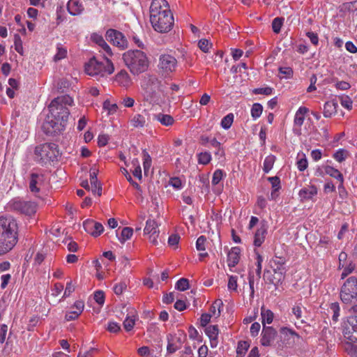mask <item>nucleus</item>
Returning a JSON list of instances; mask_svg holds the SVG:
<instances>
[{"instance_id": "1", "label": "nucleus", "mask_w": 357, "mask_h": 357, "mask_svg": "<svg viewBox=\"0 0 357 357\" xmlns=\"http://www.w3.org/2000/svg\"><path fill=\"white\" fill-rule=\"evenodd\" d=\"M73 103V98L68 95L59 96L52 100L48 107L50 114L42 126L47 135L56 136L64 130L70 114L68 106H71Z\"/></svg>"}, {"instance_id": "2", "label": "nucleus", "mask_w": 357, "mask_h": 357, "mask_svg": "<svg viewBox=\"0 0 357 357\" xmlns=\"http://www.w3.org/2000/svg\"><path fill=\"white\" fill-rule=\"evenodd\" d=\"M150 22L155 31L169 32L174 25V17L166 0H153L150 6Z\"/></svg>"}, {"instance_id": "3", "label": "nucleus", "mask_w": 357, "mask_h": 357, "mask_svg": "<svg viewBox=\"0 0 357 357\" xmlns=\"http://www.w3.org/2000/svg\"><path fill=\"white\" fill-rule=\"evenodd\" d=\"M18 242V224L12 216L0 217V256L11 251Z\"/></svg>"}, {"instance_id": "4", "label": "nucleus", "mask_w": 357, "mask_h": 357, "mask_svg": "<svg viewBox=\"0 0 357 357\" xmlns=\"http://www.w3.org/2000/svg\"><path fill=\"white\" fill-rule=\"evenodd\" d=\"M125 65L133 75H138L147 70L149 61L142 50H128L123 54Z\"/></svg>"}, {"instance_id": "5", "label": "nucleus", "mask_w": 357, "mask_h": 357, "mask_svg": "<svg viewBox=\"0 0 357 357\" xmlns=\"http://www.w3.org/2000/svg\"><path fill=\"white\" fill-rule=\"evenodd\" d=\"M36 160L42 165L57 160L60 155L58 145L54 143H45L35 148Z\"/></svg>"}, {"instance_id": "6", "label": "nucleus", "mask_w": 357, "mask_h": 357, "mask_svg": "<svg viewBox=\"0 0 357 357\" xmlns=\"http://www.w3.org/2000/svg\"><path fill=\"white\" fill-rule=\"evenodd\" d=\"M114 70L112 62L105 58L104 61H99L95 57L91 58L85 65V72L91 76L103 77L105 74L111 75Z\"/></svg>"}, {"instance_id": "7", "label": "nucleus", "mask_w": 357, "mask_h": 357, "mask_svg": "<svg viewBox=\"0 0 357 357\" xmlns=\"http://www.w3.org/2000/svg\"><path fill=\"white\" fill-rule=\"evenodd\" d=\"M340 299L346 304H351L357 301V278H348L341 287Z\"/></svg>"}, {"instance_id": "8", "label": "nucleus", "mask_w": 357, "mask_h": 357, "mask_svg": "<svg viewBox=\"0 0 357 357\" xmlns=\"http://www.w3.org/2000/svg\"><path fill=\"white\" fill-rule=\"evenodd\" d=\"M353 314L347 317L342 325V335L344 340L357 342V305L351 307Z\"/></svg>"}, {"instance_id": "9", "label": "nucleus", "mask_w": 357, "mask_h": 357, "mask_svg": "<svg viewBox=\"0 0 357 357\" xmlns=\"http://www.w3.org/2000/svg\"><path fill=\"white\" fill-rule=\"evenodd\" d=\"M37 206L33 202L25 201L20 198L13 199L7 204V208L9 211L29 216L36 213Z\"/></svg>"}, {"instance_id": "10", "label": "nucleus", "mask_w": 357, "mask_h": 357, "mask_svg": "<svg viewBox=\"0 0 357 357\" xmlns=\"http://www.w3.org/2000/svg\"><path fill=\"white\" fill-rule=\"evenodd\" d=\"M177 65L178 61L174 56L169 54L160 55L158 68L163 74L169 75L174 72Z\"/></svg>"}, {"instance_id": "11", "label": "nucleus", "mask_w": 357, "mask_h": 357, "mask_svg": "<svg viewBox=\"0 0 357 357\" xmlns=\"http://www.w3.org/2000/svg\"><path fill=\"white\" fill-rule=\"evenodd\" d=\"M285 258L278 256H275L270 261V266L273 268L274 273L276 275V277L274 276L273 278L269 280L271 283L276 285L283 280L284 274L285 273V269L283 266L285 264Z\"/></svg>"}, {"instance_id": "12", "label": "nucleus", "mask_w": 357, "mask_h": 357, "mask_svg": "<svg viewBox=\"0 0 357 357\" xmlns=\"http://www.w3.org/2000/svg\"><path fill=\"white\" fill-rule=\"evenodd\" d=\"M105 37L108 41L119 48L127 47L128 41L123 33L119 31L110 29L107 31Z\"/></svg>"}, {"instance_id": "13", "label": "nucleus", "mask_w": 357, "mask_h": 357, "mask_svg": "<svg viewBox=\"0 0 357 357\" xmlns=\"http://www.w3.org/2000/svg\"><path fill=\"white\" fill-rule=\"evenodd\" d=\"M84 230L93 237L99 236L104 231V227L100 222L87 219L83 222Z\"/></svg>"}, {"instance_id": "14", "label": "nucleus", "mask_w": 357, "mask_h": 357, "mask_svg": "<svg viewBox=\"0 0 357 357\" xmlns=\"http://www.w3.org/2000/svg\"><path fill=\"white\" fill-rule=\"evenodd\" d=\"M167 351L168 354H172L175 353L177 350L180 349L182 347L183 340L181 334L177 335L176 334H169L167 336Z\"/></svg>"}, {"instance_id": "15", "label": "nucleus", "mask_w": 357, "mask_h": 357, "mask_svg": "<svg viewBox=\"0 0 357 357\" xmlns=\"http://www.w3.org/2000/svg\"><path fill=\"white\" fill-rule=\"evenodd\" d=\"M147 84L150 85V87L147 86L145 89L146 99L152 101L156 95L155 89L157 88L158 90H160L161 82L156 77L149 75Z\"/></svg>"}, {"instance_id": "16", "label": "nucleus", "mask_w": 357, "mask_h": 357, "mask_svg": "<svg viewBox=\"0 0 357 357\" xmlns=\"http://www.w3.org/2000/svg\"><path fill=\"white\" fill-rule=\"evenodd\" d=\"M280 332L284 340L289 345L299 343L302 340L301 337L295 331L287 327L281 328Z\"/></svg>"}, {"instance_id": "17", "label": "nucleus", "mask_w": 357, "mask_h": 357, "mask_svg": "<svg viewBox=\"0 0 357 357\" xmlns=\"http://www.w3.org/2000/svg\"><path fill=\"white\" fill-rule=\"evenodd\" d=\"M277 336V331L271 326H264L261 343L263 346H271Z\"/></svg>"}, {"instance_id": "18", "label": "nucleus", "mask_w": 357, "mask_h": 357, "mask_svg": "<svg viewBox=\"0 0 357 357\" xmlns=\"http://www.w3.org/2000/svg\"><path fill=\"white\" fill-rule=\"evenodd\" d=\"M44 181V175L41 174L32 173L30 175L29 189L31 192L38 193L40 192V185Z\"/></svg>"}, {"instance_id": "19", "label": "nucleus", "mask_w": 357, "mask_h": 357, "mask_svg": "<svg viewBox=\"0 0 357 357\" xmlns=\"http://www.w3.org/2000/svg\"><path fill=\"white\" fill-rule=\"evenodd\" d=\"M205 333L210 339V344L212 348L218 346V336L219 333L218 326L217 325H211L206 328Z\"/></svg>"}, {"instance_id": "20", "label": "nucleus", "mask_w": 357, "mask_h": 357, "mask_svg": "<svg viewBox=\"0 0 357 357\" xmlns=\"http://www.w3.org/2000/svg\"><path fill=\"white\" fill-rule=\"evenodd\" d=\"M98 170L96 169H91L90 170V181L91 185V191L93 193H97L98 196L102 194V187L98 181L97 178Z\"/></svg>"}, {"instance_id": "21", "label": "nucleus", "mask_w": 357, "mask_h": 357, "mask_svg": "<svg viewBox=\"0 0 357 357\" xmlns=\"http://www.w3.org/2000/svg\"><path fill=\"white\" fill-rule=\"evenodd\" d=\"M241 249L238 247L232 248L227 254V262L229 267H234L239 261Z\"/></svg>"}, {"instance_id": "22", "label": "nucleus", "mask_w": 357, "mask_h": 357, "mask_svg": "<svg viewBox=\"0 0 357 357\" xmlns=\"http://www.w3.org/2000/svg\"><path fill=\"white\" fill-rule=\"evenodd\" d=\"M317 194V188L314 185H308L299 191V197L302 201L312 199Z\"/></svg>"}, {"instance_id": "23", "label": "nucleus", "mask_w": 357, "mask_h": 357, "mask_svg": "<svg viewBox=\"0 0 357 357\" xmlns=\"http://www.w3.org/2000/svg\"><path fill=\"white\" fill-rule=\"evenodd\" d=\"M115 81L124 87H128L132 84L131 78L125 70H121L116 75Z\"/></svg>"}, {"instance_id": "24", "label": "nucleus", "mask_w": 357, "mask_h": 357, "mask_svg": "<svg viewBox=\"0 0 357 357\" xmlns=\"http://www.w3.org/2000/svg\"><path fill=\"white\" fill-rule=\"evenodd\" d=\"M337 107L338 103L335 100L326 102L324 105V116L326 118H331L333 114H336Z\"/></svg>"}, {"instance_id": "25", "label": "nucleus", "mask_w": 357, "mask_h": 357, "mask_svg": "<svg viewBox=\"0 0 357 357\" xmlns=\"http://www.w3.org/2000/svg\"><path fill=\"white\" fill-rule=\"evenodd\" d=\"M67 9L72 15H77L84 10V7L78 0H70L67 4Z\"/></svg>"}, {"instance_id": "26", "label": "nucleus", "mask_w": 357, "mask_h": 357, "mask_svg": "<svg viewBox=\"0 0 357 357\" xmlns=\"http://www.w3.org/2000/svg\"><path fill=\"white\" fill-rule=\"evenodd\" d=\"M144 234H159L158 225L155 220L148 219L144 229Z\"/></svg>"}, {"instance_id": "27", "label": "nucleus", "mask_w": 357, "mask_h": 357, "mask_svg": "<svg viewBox=\"0 0 357 357\" xmlns=\"http://www.w3.org/2000/svg\"><path fill=\"white\" fill-rule=\"evenodd\" d=\"M309 109L305 107H301L297 110L294 117V124L299 128L303 125L305 119V114L308 112Z\"/></svg>"}, {"instance_id": "28", "label": "nucleus", "mask_w": 357, "mask_h": 357, "mask_svg": "<svg viewBox=\"0 0 357 357\" xmlns=\"http://www.w3.org/2000/svg\"><path fill=\"white\" fill-rule=\"evenodd\" d=\"M154 119L165 126H172L174 123V118L169 114L159 113L154 115Z\"/></svg>"}, {"instance_id": "29", "label": "nucleus", "mask_w": 357, "mask_h": 357, "mask_svg": "<svg viewBox=\"0 0 357 357\" xmlns=\"http://www.w3.org/2000/svg\"><path fill=\"white\" fill-rule=\"evenodd\" d=\"M266 234V229L261 227L259 229H258L255 234L254 237V245L257 247L261 246V245L264 241L265 235Z\"/></svg>"}, {"instance_id": "30", "label": "nucleus", "mask_w": 357, "mask_h": 357, "mask_svg": "<svg viewBox=\"0 0 357 357\" xmlns=\"http://www.w3.org/2000/svg\"><path fill=\"white\" fill-rule=\"evenodd\" d=\"M324 171H325V173L326 174H328V175H329V176L336 178L340 182L343 183V181H344L343 175L337 169H335V168H333V167H331V166H326L324 167Z\"/></svg>"}, {"instance_id": "31", "label": "nucleus", "mask_w": 357, "mask_h": 357, "mask_svg": "<svg viewBox=\"0 0 357 357\" xmlns=\"http://www.w3.org/2000/svg\"><path fill=\"white\" fill-rule=\"evenodd\" d=\"M261 315L262 324L265 326V324H271L273 320V313L270 310H266L264 306L261 309Z\"/></svg>"}, {"instance_id": "32", "label": "nucleus", "mask_w": 357, "mask_h": 357, "mask_svg": "<svg viewBox=\"0 0 357 357\" xmlns=\"http://www.w3.org/2000/svg\"><path fill=\"white\" fill-rule=\"evenodd\" d=\"M347 342L344 344V349L345 351L351 357H357V345L354 344L355 342L346 340Z\"/></svg>"}, {"instance_id": "33", "label": "nucleus", "mask_w": 357, "mask_h": 357, "mask_svg": "<svg viewBox=\"0 0 357 357\" xmlns=\"http://www.w3.org/2000/svg\"><path fill=\"white\" fill-rule=\"evenodd\" d=\"M133 234V229L131 227H124L121 233V236L118 237L121 243H124L127 240L130 239Z\"/></svg>"}, {"instance_id": "34", "label": "nucleus", "mask_w": 357, "mask_h": 357, "mask_svg": "<svg viewBox=\"0 0 357 357\" xmlns=\"http://www.w3.org/2000/svg\"><path fill=\"white\" fill-rule=\"evenodd\" d=\"M275 161V156L273 155H269L265 158L263 167L265 173H268L273 168Z\"/></svg>"}, {"instance_id": "35", "label": "nucleus", "mask_w": 357, "mask_h": 357, "mask_svg": "<svg viewBox=\"0 0 357 357\" xmlns=\"http://www.w3.org/2000/svg\"><path fill=\"white\" fill-rule=\"evenodd\" d=\"M93 38L96 43H98L109 55L112 54L110 47L107 44L102 36L95 35Z\"/></svg>"}, {"instance_id": "36", "label": "nucleus", "mask_w": 357, "mask_h": 357, "mask_svg": "<svg viewBox=\"0 0 357 357\" xmlns=\"http://www.w3.org/2000/svg\"><path fill=\"white\" fill-rule=\"evenodd\" d=\"M131 123L135 128H142L145 126V117L141 114H136L131 120Z\"/></svg>"}, {"instance_id": "37", "label": "nucleus", "mask_w": 357, "mask_h": 357, "mask_svg": "<svg viewBox=\"0 0 357 357\" xmlns=\"http://www.w3.org/2000/svg\"><path fill=\"white\" fill-rule=\"evenodd\" d=\"M143 158L144 172V174L147 175L149 170L151 166V158L146 150L143 151Z\"/></svg>"}, {"instance_id": "38", "label": "nucleus", "mask_w": 357, "mask_h": 357, "mask_svg": "<svg viewBox=\"0 0 357 357\" xmlns=\"http://www.w3.org/2000/svg\"><path fill=\"white\" fill-rule=\"evenodd\" d=\"M223 306L222 301L221 300H217L210 307V314L212 315H216L219 317L220 315V307Z\"/></svg>"}, {"instance_id": "39", "label": "nucleus", "mask_w": 357, "mask_h": 357, "mask_svg": "<svg viewBox=\"0 0 357 357\" xmlns=\"http://www.w3.org/2000/svg\"><path fill=\"white\" fill-rule=\"evenodd\" d=\"M234 114L232 113H229L227 115H226L221 121V126L224 128V129H229L231 125H232V123L234 121Z\"/></svg>"}, {"instance_id": "40", "label": "nucleus", "mask_w": 357, "mask_h": 357, "mask_svg": "<svg viewBox=\"0 0 357 357\" xmlns=\"http://www.w3.org/2000/svg\"><path fill=\"white\" fill-rule=\"evenodd\" d=\"M263 111V107L259 103H255L251 109V115L253 119H256L259 118Z\"/></svg>"}, {"instance_id": "41", "label": "nucleus", "mask_w": 357, "mask_h": 357, "mask_svg": "<svg viewBox=\"0 0 357 357\" xmlns=\"http://www.w3.org/2000/svg\"><path fill=\"white\" fill-rule=\"evenodd\" d=\"M135 324V315L127 316L126 319L123 321L124 328L127 331H131Z\"/></svg>"}, {"instance_id": "42", "label": "nucleus", "mask_w": 357, "mask_h": 357, "mask_svg": "<svg viewBox=\"0 0 357 357\" xmlns=\"http://www.w3.org/2000/svg\"><path fill=\"white\" fill-rule=\"evenodd\" d=\"M14 45L15 50L21 55H23V46H22V40L19 34L16 33L14 36Z\"/></svg>"}, {"instance_id": "43", "label": "nucleus", "mask_w": 357, "mask_h": 357, "mask_svg": "<svg viewBox=\"0 0 357 357\" xmlns=\"http://www.w3.org/2000/svg\"><path fill=\"white\" fill-rule=\"evenodd\" d=\"M284 19L282 17H275L272 22V29L273 32L278 33L280 31Z\"/></svg>"}, {"instance_id": "44", "label": "nucleus", "mask_w": 357, "mask_h": 357, "mask_svg": "<svg viewBox=\"0 0 357 357\" xmlns=\"http://www.w3.org/2000/svg\"><path fill=\"white\" fill-rule=\"evenodd\" d=\"M211 160V155L208 152L200 153L198 155V162L199 164L207 165Z\"/></svg>"}, {"instance_id": "45", "label": "nucleus", "mask_w": 357, "mask_h": 357, "mask_svg": "<svg viewBox=\"0 0 357 357\" xmlns=\"http://www.w3.org/2000/svg\"><path fill=\"white\" fill-rule=\"evenodd\" d=\"M330 310L332 311L333 315L332 319L334 321H337L338 320V317L340 316V307L337 303H333L330 305Z\"/></svg>"}, {"instance_id": "46", "label": "nucleus", "mask_w": 357, "mask_h": 357, "mask_svg": "<svg viewBox=\"0 0 357 357\" xmlns=\"http://www.w3.org/2000/svg\"><path fill=\"white\" fill-rule=\"evenodd\" d=\"M224 175V172L221 169H217L214 172L213 174V178L211 181V183L213 185H216L219 183V182L222 179Z\"/></svg>"}, {"instance_id": "47", "label": "nucleus", "mask_w": 357, "mask_h": 357, "mask_svg": "<svg viewBox=\"0 0 357 357\" xmlns=\"http://www.w3.org/2000/svg\"><path fill=\"white\" fill-rule=\"evenodd\" d=\"M198 46L204 52H208L212 47V43L207 39H201L198 43Z\"/></svg>"}, {"instance_id": "48", "label": "nucleus", "mask_w": 357, "mask_h": 357, "mask_svg": "<svg viewBox=\"0 0 357 357\" xmlns=\"http://www.w3.org/2000/svg\"><path fill=\"white\" fill-rule=\"evenodd\" d=\"M176 288L179 291H185L189 288V282L186 278H181L176 284Z\"/></svg>"}, {"instance_id": "49", "label": "nucleus", "mask_w": 357, "mask_h": 357, "mask_svg": "<svg viewBox=\"0 0 357 357\" xmlns=\"http://www.w3.org/2000/svg\"><path fill=\"white\" fill-rule=\"evenodd\" d=\"M348 155V152L344 149H340L333 155V158L338 162L344 161Z\"/></svg>"}, {"instance_id": "50", "label": "nucleus", "mask_w": 357, "mask_h": 357, "mask_svg": "<svg viewBox=\"0 0 357 357\" xmlns=\"http://www.w3.org/2000/svg\"><path fill=\"white\" fill-rule=\"evenodd\" d=\"M267 180L271 183L273 190L278 191L280 188V179L278 176L268 177Z\"/></svg>"}, {"instance_id": "51", "label": "nucleus", "mask_w": 357, "mask_h": 357, "mask_svg": "<svg viewBox=\"0 0 357 357\" xmlns=\"http://www.w3.org/2000/svg\"><path fill=\"white\" fill-rule=\"evenodd\" d=\"M122 173L125 175V176L126 177L128 181L135 188H136L137 190H139L140 189V185L136 183L135 181H134L131 177V176L129 174L128 170L126 169V168H121V169Z\"/></svg>"}, {"instance_id": "52", "label": "nucleus", "mask_w": 357, "mask_h": 357, "mask_svg": "<svg viewBox=\"0 0 357 357\" xmlns=\"http://www.w3.org/2000/svg\"><path fill=\"white\" fill-rule=\"evenodd\" d=\"M67 54V50L65 48H63L62 47H57V52L54 55V61H59L66 56Z\"/></svg>"}, {"instance_id": "53", "label": "nucleus", "mask_w": 357, "mask_h": 357, "mask_svg": "<svg viewBox=\"0 0 357 357\" xmlns=\"http://www.w3.org/2000/svg\"><path fill=\"white\" fill-rule=\"evenodd\" d=\"M206 242V238L204 236H200L196 242V248L197 250H205V243Z\"/></svg>"}, {"instance_id": "54", "label": "nucleus", "mask_w": 357, "mask_h": 357, "mask_svg": "<svg viewBox=\"0 0 357 357\" xmlns=\"http://www.w3.org/2000/svg\"><path fill=\"white\" fill-rule=\"evenodd\" d=\"M103 109L107 110L109 114H112L116 111L117 105L112 104L109 100H105L103 102Z\"/></svg>"}, {"instance_id": "55", "label": "nucleus", "mask_w": 357, "mask_h": 357, "mask_svg": "<svg viewBox=\"0 0 357 357\" xmlns=\"http://www.w3.org/2000/svg\"><path fill=\"white\" fill-rule=\"evenodd\" d=\"M248 347L249 344L246 342H240L236 350L237 354L243 355L248 350Z\"/></svg>"}, {"instance_id": "56", "label": "nucleus", "mask_w": 357, "mask_h": 357, "mask_svg": "<svg viewBox=\"0 0 357 357\" xmlns=\"http://www.w3.org/2000/svg\"><path fill=\"white\" fill-rule=\"evenodd\" d=\"M69 86L70 82L66 78L61 79L57 84L58 89L60 90L61 92H64V90L66 89H68Z\"/></svg>"}, {"instance_id": "57", "label": "nucleus", "mask_w": 357, "mask_h": 357, "mask_svg": "<svg viewBox=\"0 0 357 357\" xmlns=\"http://www.w3.org/2000/svg\"><path fill=\"white\" fill-rule=\"evenodd\" d=\"M94 300L99 305H103L105 302V295L102 291H97L94 294Z\"/></svg>"}, {"instance_id": "58", "label": "nucleus", "mask_w": 357, "mask_h": 357, "mask_svg": "<svg viewBox=\"0 0 357 357\" xmlns=\"http://www.w3.org/2000/svg\"><path fill=\"white\" fill-rule=\"evenodd\" d=\"M237 277L231 275L229 278L228 281V288L230 290L236 291L237 290Z\"/></svg>"}, {"instance_id": "59", "label": "nucleus", "mask_w": 357, "mask_h": 357, "mask_svg": "<svg viewBox=\"0 0 357 357\" xmlns=\"http://www.w3.org/2000/svg\"><path fill=\"white\" fill-rule=\"evenodd\" d=\"M273 92V89L271 87H265V88H257L254 89L253 93L255 94H264V95H271Z\"/></svg>"}, {"instance_id": "60", "label": "nucleus", "mask_w": 357, "mask_h": 357, "mask_svg": "<svg viewBox=\"0 0 357 357\" xmlns=\"http://www.w3.org/2000/svg\"><path fill=\"white\" fill-rule=\"evenodd\" d=\"M127 284L124 282H121L116 284L114 287V291L116 295H120L126 289Z\"/></svg>"}, {"instance_id": "61", "label": "nucleus", "mask_w": 357, "mask_h": 357, "mask_svg": "<svg viewBox=\"0 0 357 357\" xmlns=\"http://www.w3.org/2000/svg\"><path fill=\"white\" fill-rule=\"evenodd\" d=\"M11 279L10 274H3L1 276V288L5 289Z\"/></svg>"}, {"instance_id": "62", "label": "nucleus", "mask_w": 357, "mask_h": 357, "mask_svg": "<svg viewBox=\"0 0 357 357\" xmlns=\"http://www.w3.org/2000/svg\"><path fill=\"white\" fill-rule=\"evenodd\" d=\"M107 330L110 333H118L121 330V327L116 322H109Z\"/></svg>"}, {"instance_id": "63", "label": "nucleus", "mask_w": 357, "mask_h": 357, "mask_svg": "<svg viewBox=\"0 0 357 357\" xmlns=\"http://www.w3.org/2000/svg\"><path fill=\"white\" fill-rule=\"evenodd\" d=\"M180 236L176 234H174L169 236L168 238V244L170 246H174L176 245L179 242Z\"/></svg>"}, {"instance_id": "64", "label": "nucleus", "mask_w": 357, "mask_h": 357, "mask_svg": "<svg viewBox=\"0 0 357 357\" xmlns=\"http://www.w3.org/2000/svg\"><path fill=\"white\" fill-rule=\"evenodd\" d=\"M84 307V302L82 301H77L71 307V309H76V312L80 314L82 312Z\"/></svg>"}]
</instances>
